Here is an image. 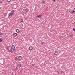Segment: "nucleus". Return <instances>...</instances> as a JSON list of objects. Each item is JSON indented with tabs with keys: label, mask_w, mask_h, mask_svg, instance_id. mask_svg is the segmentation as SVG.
Returning <instances> with one entry per match:
<instances>
[{
	"label": "nucleus",
	"mask_w": 75,
	"mask_h": 75,
	"mask_svg": "<svg viewBox=\"0 0 75 75\" xmlns=\"http://www.w3.org/2000/svg\"><path fill=\"white\" fill-rule=\"evenodd\" d=\"M8 51H10V52H11V51H12V50L11 49V47H8Z\"/></svg>",
	"instance_id": "obj_1"
},
{
	"label": "nucleus",
	"mask_w": 75,
	"mask_h": 75,
	"mask_svg": "<svg viewBox=\"0 0 75 75\" xmlns=\"http://www.w3.org/2000/svg\"><path fill=\"white\" fill-rule=\"evenodd\" d=\"M13 14H14V12L12 13H10L9 14V17H10L11 16H12V15H13Z\"/></svg>",
	"instance_id": "obj_2"
},
{
	"label": "nucleus",
	"mask_w": 75,
	"mask_h": 75,
	"mask_svg": "<svg viewBox=\"0 0 75 75\" xmlns=\"http://www.w3.org/2000/svg\"><path fill=\"white\" fill-rule=\"evenodd\" d=\"M13 35L14 37H17V33H13Z\"/></svg>",
	"instance_id": "obj_3"
},
{
	"label": "nucleus",
	"mask_w": 75,
	"mask_h": 75,
	"mask_svg": "<svg viewBox=\"0 0 75 75\" xmlns=\"http://www.w3.org/2000/svg\"><path fill=\"white\" fill-rule=\"evenodd\" d=\"M18 60H19V61H20L21 60V59H22L21 57L19 56L18 57Z\"/></svg>",
	"instance_id": "obj_4"
},
{
	"label": "nucleus",
	"mask_w": 75,
	"mask_h": 75,
	"mask_svg": "<svg viewBox=\"0 0 75 75\" xmlns=\"http://www.w3.org/2000/svg\"><path fill=\"white\" fill-rule=\"evenodd\" d=\"M29 49L30 51H31L33 50V47H30L29 48Z\"/></svg>",
	"instance_id": "obj_5"
},
{
	"label": "nucleus",
	"mask_w": 75,
	"mask_h": 75,
	"mask_svg": "<svg viewBox=\"0 0 75 75\" xmlns=\"http://www.w3.org/2000/svg\"><path fill=\"white\" fill-rule=\"evenodd\" d=\"M19 21H20L21 22V23H23V20L21 18H20L19 19Z\"/></svg>",
	"instance_id": "obj_6"
},
{
	"label": "nucleus",
	"mask_w": 75,
	"mask_h": 75,
	"mask_svg": "<svg viewBox=\"0 0 75 75\" xmlns=\"http://www.w3.org/2000/svg\"><path fill=\"white\" fill-rule=\"evenodd\" d=\"M58 73L59 74H61L62 73H64V71H59Z\"/></svg>",
	"instance_id": "obj_7"
},
{
	"label": "nucleus",
	"mask_w": 75,
	"mask_h": 75,
	"mask_svg": "<svg viewBox=\"0 0 75 75\" xmlns=\"http://www.w3.org/2000/svg\"><path fill=\"white\" fill-rule=\"evenodd\" d=\"M75 13V8H74L73 10H72L71 11V13Z\"/></svg>",
	"instance_id": "obj_8"
},
{
	"label": "nucleus",
	"mask_w": 75,
	"mask_h": 75,
	"mask_svg": "<svg viewBox=\"0 0 75 75\" xmlns=\"http://www.w3.org/2000/svg\"><path fill=\"white\" fill-rule=\"evenodd\" d=\"M41 17H42V15H38V18H41Z\"/></svg>",
	"instance_id": "obj_9"
},
{
	"label": "nucleus",
	"mask_w": 75,
	"mask_h": 75,
	"mask_svg": "<svg viewBox=\"0 0 75 75\" xmlns=\"http://www.w3.org/2000/svg\"><path fill=\"white\" fill-rule=\"evenodd\" d=\"M14 48H15V47L14 45H12V50H14Z\"/></svg>",
	"instance_id": "obj_10"
},
{
	"label": "nucleus",
	"mask_w": 75,
	"mask_h": 75,
	"mask_svg": "<svg viewBox=\"0 0 75 75\" xmlns=\"http://www.w3.org/2000/svg\"><path fill=\"white\" fill-rule=\"evenodd\" d=\"M19 31H20V30H19V29H16V32H17V33H18Z\"/></svg>",
	"instance_id": "obj_11"
},
{
	"label": "nucleus",
	"mask_w": 75,
	"mask_h": 75,
	"mask_svg": "<svg viewBox=\"0 0 75 75\" xmlns=\"http://www.w3.org/2000/svg\"><path fill=\"white\" fill-rule=\"evenodd\" d=\"M18 68H20V67H21V64H18Z\"/></svg>",
	"instance_id": "obj_12"
},
{
	"label": "nucleus",
	"mask_w": 75,
	"mask_h": 75,
	"mask_svg": "<svg viewBox=\"0 0 75 75\" xmlns=\"http://www.w3.org/2000/svg\"><path fill=\"white\" fill-rule=\"evenodd\" d=\"M3 41V39L0 38V42H2Z\"/></svg>",
	"instance_id": "obj_13"
},
{
	"label": "nucleus",
	"mask_w": 75,
	"mask_h": 75,
	"mask_svg": "<svg viewBox=\"0 0 75 75\" xmlns=\"http://www.w3.org/2000/svg\"><path fill=\"white\" fill-rule=\"evenodd\" d=\"M15 59L16 60V61H17L18 60V59H17V57H15Z\"/></svg>",
	"instance_id": "obj_14"
},
{
	"label": "nucleus",
	"mask_w": 75,
	"mask_h": 75,
	"mask_svg": "<svg viewBox=\"0 0 75 75\" xmlns=\"http://www.w3.org/2000/svg\"><path fill=\"white\" fill-rule=\"evenodd\" d=\"M57 52L55 51V52L54 53V55H57Z\"/></svg>",
	"instance_id": "obj_15"
},
{
	"label": "nucleus",
	"mask_w": 75,
	"mask_h": 75,
	"mask_svg": "<svg viewBox=\"0 0 75 75\" xmlns=\"http://www.w3.org/2000/svg\"><path fill=\"white\" fill-rule=\"evenodd\" d=\"M41 44H42V45H44V44H45V43H44V42H41Z\"/></svg>",
	"instance_id": "obj_16"
},
{
	"label": "nucleus",
	"mask_w": 75,
	"mask_h": 75,
	"mask_svg": "<svg viewBox=\"0 0 75 75\" xmlns=\"http://www.w3.org/2000/svg\"><path fill=\"white\" fill-rule=\"evenodd\" d=\"M25 11H26V12H28V9H26L25 10Z\"/></svg>",
	"instance_id": "obj_17"
},
{
	"label": "nucleus",
	"mask_w": 75,
	"mask_h": 75,
	"mask_svg": "<svg viewBox=\"0 0 75 75\" xmlns=\"http://www.w3.org/2000/svg\"><path fill=\"white\" fill-rule=\"evenodd\" d=\"M15 69L17 71V70L18 69V67H16V68H15Z\"/></svg>",
	"instance_id": "obj_18"
},
{
	"label": "nucleus",
	"mask_w": 75,
	"mask_h": 75,
	"mask_svg": "<svg viewBox=\"0 0 75 75\" xmlns=\"http://www.w3.org/2000/svg\"><path fill=\"white\" fill-rule=\"evenodd\" d=\"M11 0H8V3H9V2H10V1H11Z\"/></svg>",
	"instance_id": "obj_19"
},
{
	"label": "nucleus",
	"mask_w": 75,
	"mask_h": 75,
	"mask_svg": "<svg viewBox=\"0 0 75 75\" xmlns=\"http://www.w3.org/2000/svg\"><path fill=\"white\" fill-rule=\"evenodd\" d=\"M42 2L43 3H45V1H44V0H42Z\"/></svg>",
	"instance_id": "obj_20"
},
{
	"label": "nucleus",
	"mask_w": 75,
	"mask_h": 75,
	"mask_svg": "<svg viewBox=\"0 0 75 75\" xmlns=\"http://www.w3.org/2000/svg\"><path fill=\"white\" fill-rule=\"evenodd\" d=\"M4 16H7V13H4Z\"/></svg>",
	"instance_id": "obj_21"
},
{
	"label": "nucleus",
	"mask_w": 75,
	"mask_h": 75,
	"mask_svg": "<svg viewBox=\"0 0 75 75\" xmlns=\"http://www.w3.org/2000/svg\"><path fill=\"white\" fill-rule=\"evenodd\" d=\"M3 34V33H0V35H2Z\"/></svg>",
	"instance_id": "obj_22"
},
{
	"label": "nucleus",
	"mask_w": 75,
	"mask_h": 75,
	"mask_svg": "<svg viewBox=\"0 0 75 75\" xmlns=\"http://www.w3.org/2000/svg\"><path fill=\"white\" fill-rule=\"evenodd\" d=\"M72 34H71L70 35V37H72Z\"/></svg>",
	"instance_id": "obj_23"
},
{
	"label": "nucleus",
	"mask_w": 75,
	"mask_h": 75,
	"mask_svg": "<svg viewBox=\"0 0 75 75\" xmlns=\"http://www.w3.org/2000/svg\"><path fill=\"white\" fill-rule=\"evenodd\" d=\"M73 31H75V28H73Z\"/></svg>",
	"instance_id": "obj_24"
},
{
	"label": "nucleus",
	"mask_w": 75,
	"mask_h": 75,
	"mask_svg": "<svg viewBox=\"0 0 75 75\" xmlns=\"http://www.w3.org/2000/svg\"><path fill=\"white\" fill-rule=\"evenodd\" d=\"M32 66H34V64H32Z\"/></svg>",
	"instance_id": "obj_25"
},
{
	"label": "nucleus",
	"mask_w": 75,
	"mask_h": 75,
	"mask_svg": "<svg viewBox=\"0 0 75 75\" xmlns=\"http://www.w3.org/2000/svg\"><path fill=\"white\" fill-rule=\"evenodd\" d=\"M0 3H2V1H1L0 2Z\"/></svg>",
	"instance_id": "obj_26"
},
{
	"label": "nucleus",
	"mask_w": 75,
	"mask_h": 75,
	"mask_svg": "<svg viewBox=\"0 0 75 75\" xmlns=\"http://www.w3.org/2000/svg\"><path fill=\"white\" fill-rule=\"evenodd\" d=\"M54 2H55V0H54Z\"/></svg>",
	"instance_id": "obj_27"
},
{
	"label": "nucleus",
	"mask_w": 75,
	"mask_h": 75,
	"mask_svg": "<svg viewBox=\"0 0 75 75\" xmlns=\"http://www.w3.org/2000/svg\"><path fill=\"white\" fill-rule=\"evenodd\" d=\"M26 6H27V4H26Z\"/></svg>",
	"instance_id": "obj_28"
}]
</instances>
